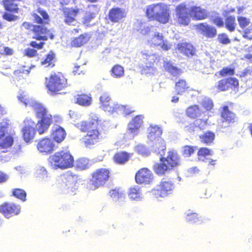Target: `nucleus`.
<instances>
[{
    "instance_id": "nucleus-46",
    "label": "nucleus",
    "mask_w": 252,
    "mask_h": 252,
    "mask_svg": "<svg viewBox=\"0 0 252 252\" xmlns=\"http://www.w3.org/2000/svg\"><path fill=\"white\" fill-rule=\"evenodd\" d=\"M212 155H213L212 151L206 147L200 148L197 153V155L199 159Z\"/></svg>"
},
{
    "instance_id": "nucleus-5",
    "label": "nucleus",
    "mask_w": 252,
    "mask_h": 252,
    "mask_svg": "<svg viewBox=\"0 0 252 252\" xmlns=\"http://www.w3.org/2000/svg\"><path fill=\"white\" fill-rule=\"evenodd\" d=\"M146 15L150 21L166 24L171 18L169 5L162 2L149 5L146 8Z\"/></svg>"
},
{
    "instance_id": "nucleus-61",
    "label": "nucleus",
    "mask_w": 252,
    "mask_h": 252,
    "mask_svg": "<svg viewBox=\"0 0 252 252\" xmlns=\"http://www.w3.org/2000/svg\"><path fill=\"white\" fill-rule=\"evenodd\" d=\"M44 44V43L43 42L37 43L36 41H32L30 43V45L34 48L41 49L42 48Z\"/></svg>"
},
{
    "instance_id": "nucleus-15",
    "label": "nucleus",
    "mask_w": 252,
    "mask_h": 252,
    "mask_svg": "<svg viewBox=\"0 0 252 252\" xmlns=\"http://www.w3.org/2000/svg\"><path fill=\"white\" fill-rule=\"evenodd\" d=\"M58 148V145L49 138H45L40 140L37 144L38 150L42 153L50 154Z\"/></svg>"
},
{
    "instance_id": "nucleus-4",
    "label": "nucleus",
    "mask_w": 252,
    "mask_h": 252,
    "mask_svg": "<svg viewBox=\"0 0 252 252\" xmlns=\"http://www.w3.org/2000/svg\"><path fill=\"white\" fill-rule=\"evenodd\" d=\"M38 12L40 15L36 14L33 15L34 20L37 23L41 25L34 26L28 22L23 23L22 26L26 29H29L34 32L33 38L39 40H46L48 38L53 39L54 35L45 27V25L48 24L49 16L47 12L40 8L38 9Z\"/></svg>"
},
{
    "instance_id": "nucleus-54",
    "label": "nucleus",
    "mask_w": 252,
    "mask_h": 252,
    "mask_svg": "<svg viewBox=\"0 0 252 252\" xmlns=\"http://www.w3.org/2000/svg\"><path fill=\"white\" fill-rule=\"evenodd\" d=\"M202 107L207 111L211 110L213 107V103L210 99H205L202 102Z\"/></svg>"
},
{
    "instance_id": "nucleus-44",
    "label": "nucleus",
    "mask_w": 252,
    "mask_h": 252,
    "mask_svg": "<svg viewBox=\"0 0 252 252\" xmlns=\"http://www.w3.org/2000/svg\"><path fill=\"white\" fill-rule=\"evenodd\" d=\"M237 20L240 27L242 30L245 29V28L249 27L251 24H252V23L251 22V20L249 18L244 16L238 17L237 18Z\"/></svg>"
},
{
    "instance_id": "nucleus-49",
    "label": "nucleus",
    "mask_w": 252,
    "mask_h": 252,
    "mask_svg": "<svg viewBox=\"0 0 252 252\" xmlns=\"http://www.w3.org/2000/svg\"><path fill=\"white\" fill-rule=\"evenodd\" d=\"M243 37L250 40L252 39V24H251L249 27L243 29Z\"/></svg>"
},
{
    "instance_id": "nucleus-27",
    "label": "nucleus",
    "mask_w": 252,
    "mask_h": 252,
    "mask_svg": "<svg viewBox=\"0 0 252 252\" xmlns=\"http://www.w3.org/2000/svg\"><path fill=\"white\" fill-rule=\"evenodd\" d=\"M76 103L81 106H88L92 103V97L90 93L77 94L76 96Z\"/></svg>"
},
{
    "instance_id": "nucleus-20",
    "label": "nucleus",
    "mask_w": 252,
    "mask_h": 252,
    "mask_svg": "<svg viewBox=\"0 0 252 252\" xmlns=\"http://www.w3.org/2000/svg\"><path fill=\"white\" fill-rule=\"evenodd\" d=\"M196 29L201 33L207 38H213L217 34L216 29L207 25L206 23H201L196 25Z\"/></svg>"
},
{
    "instance_id": "nucleus-47",
    "label": "nucleus",
    "mask_w": 252,
    "mask_h": 252,
    "mask_svg": "<svg viewBox=\"0 0 252 252\" xmlns=\"http://www.w3.org/2000/svg\"><path fill=\"white\" fill-rule=\"evenodd\" d=\"M55 57V54L50 52V53L47 56L46 58L41 62V64L45 65L46 67L50 66L53 67L54 66L53 63V59Z\"/></svg>"
},
{
    "instance_id": "nucleus-19",
    "label": "nucleus",
    "mask_w": 252,
    "mask_h": 252,
    "mask_svg": "<svg viewBox=\"0 0 252 252\" xmlns=\"http://www.w3.org/2000/svg\"><path fill=\"white\" fill-rule=\"evenodd\" d=\"M88 10L83 17L82 22L85 25H89L90 22L94 19L100 11V7L95 4L89 5Z\"/></svg>"
},
{
    "instance_id": "nucleus-34",
    "label": "nucleus",
    "mask_w": 252,
    "mask_h": 252,
    "mask_svg": "<svg viewBox=\"0 0 252 252\" xmlns=\"http://www.w3.org/2000/svg\"><path fill=\"white\" fill-rule=\"evenodd\" d=\"M89 160L84 158H78L75 164L76 169L81 171L89 168Z\"/></svg>"
},
{
    "instance_id": "nucleus-41",
    "label": "nucleus",
    "mask_w": 252,
    "mask_h": 252,
    "mask_svg": "<svg viewBox=\"0 0 252 252\" xmlns=\"http://www.w3.org/2000/svg\"><path fill=\"white\" fill-rule=\"evenodd\" d=\"M109 194L112 198L116 200H119L125 197L124 193L119 189L117 188L110 189L109 191Z\"/></svg>"
},
{
    "instance_id": "nucleus-25",
    "label": "nucleus",
    "mask_w": 252,
    "mask_h": 252,
    "mask_svg": "<svg viewBox=\"0 0 252 252\" xmlns=\"http://www.w3.org/2000/svg\"><path fill=\"white\" fill-rule=\"evenodd\" d=\"M175 90L176 94L179 95H182L183 94L193 89L190 88L189 85L185 79H179L175 85Z\"/></svg>"
},
{
    "instance_id": "nucleus-14",
    "label": "nucleus",
    "mask_w": 252,
    "mask_h": 252,
    "mask_svg": "<svg viewBox=\"0 0 252 252\" xmlns=\"http://www.w3.org/2000/svg\"><path fill=\"white\" fill-rule=\"evenodd\" d=\"M20 211V206L13 203H5L0 206V212L7 219L19 215Z\"/></svg>"
},
{
    "instance_id": "nucleus-12",
    "label": "nucleus",
    "mask_w": 252,
    "mask_h": 252,
    "mask_svg": "<svg viewBox=\"0 0 252 252\" xmlns=\"http://www.w3.org/2000/svg\"><path fill=\"white\" fill-rule=\"evenodd\" d=\"M46 86L51 94H60L58 92L63 88L60 77L56 74L51 75L49 78H46Z\"/></svg>"
},
{
    "instance_id": "nucleus-36",
    "label": "nucleus",
    "mask_w": 252,
    "mask_h": 252,
    "mask_svg": "<svg viewBox=\"0 0 252 252\" xmlns=\"http://www.w3.org/2000/svg\"><path fill=\"white\" fill-rule=\"evenodd\" d=\"M162 133V129L160 127L157 126H151L149 128L148 137L151 139H156L159 137Z\"/></svg>"
},
{
    "instance_id": "nucleus-26",
    "label": "nucleus",
    "mask_w": 252,
    "mask_h": 252,
    "mask_svg": "<svg viewBox=\"0 0 252 252\" xmlns=\"http://www.w3.org/2000/svg\"><path fill=\"white\" fill-rule=\"evenodd\" d=\"M79 12V9L66 8L64 9V20L68 24H72L76 20V17Z\"/></svg>"
},
{
    "instance_id": "nucleus-11",
    "label": "nucleus",
    "mask_w": 252,
    "mask_h": 252,
    "mask_svg": "<svg viewBox=\"0 0 252 252\" xmlns=\"http://www.w3.org/2000/svg\"><path fill=\"white\" fill-rule=\"evenodd\" d=\"M238 80L235 77L224 78L220 80L215 86L218 92H225L230 89L237 88Z\"/></svg>"
},
{
    "instance_id": "nucleus-30",
    "label": "nucleus",
    "mask_w": 252,
    "mask_h": 252,
    "mask_svg": "<svg viewBox=\"0 0 252 252\" xmlns=\"http://www.w3.org/2000/svg\"><path fill=\"white\" fill-rule=\"evenodd\" d=\"M215 134L213 132L208 131L199 136L201 142L207 145H211L214 141Z\"/></svg>"
},
{
    "instance_id": "nucleus-31",
    "label": "nucleus",
    "mask_w": 252,
    "mask_h": 252,
    "mask_svg": "<svg viewBox=\"0 0 252 252\" xmlns=\"http://www.w3.org/2000/svg\"><path fill=\"white\" fill-rule=\"evenodd\" d=\"M75 166V159L69 151L64 152V169L71 168Z\"/></svg>"
},
{
    "instance_id": "nucleus-59",
    "label": "nucleus",
    "mask_w": 252,
    "mask_h": 252,
    "mask_svg": "<svg viewBox=\"0 0 252 252\" xmlns=\"http://www.w3.org/2000/svg\"><path fill=\"white\" fill-rule=\"evenodd\" d=\"M0 53L7 55H11L13 54V50L8 47H0Z\"/></svg>"
},
{
    "instance_id": "nucleus-38",
    "label": "nucleus",
    "mask_w": 252,
    "mask_h": 252,
    "mask_svg": "<svg viewBox=\"0 0 252 252\" xmlns=\"http://www.w3.org/2000/svg\"><path fill=\"white\" fill-rule=\"evenodd\" d=\"M13 138L10 135L3 137L0 139V147L1 149L9 148L13 144Z\"/></svg>"
},
{
    "instance_id": "nucleus-32",
    "label": "nucleus",
    "mask_w": 252,
    "mask_h": 252,
    "mask_svg": "<svg viewBox=\"0 0 252 252\" xmlns=\"http://www.w3.org/2000/svg\"><path fill=\"white\" fill-rule=\"evenodd\" d=\"M110 72L113 77L119 78L124 75L125 70L122 66L117 64L112 66Z\"/></svg>"
},
{
    "instance_id": "nucleus-43",
    "label": "nucleus",
    "mask_w": 252,
    "mask_h": 252,
    "mask_svg": "<svg viewBox=\"0 0 252 252\" xmlns=\"http://www.w3.org/2000/svg\"><path fill=\"white\" fill-rule=\"evenodd\" d=\"M37 177L41 181H46L48 178L47 171L45 167L39 166L36 169Z\"/></svg>"
},
{
    "instance_id": "nucleus-22",
    "label": "nucleus",
    "mask_w": 252,
    "mask_h": 252,
    "mask_svg": "<svg viewBox=\"0 0 252 252\" xmlns=\"http://www.w3.org/2000/svg\"><path fill=\"white\" fill-rule=\"evenodd\" d=\"M132 154L126 151L117 152L113 156V160L117 164L124 165L130 158Z\"/></svg>"
},
{
    "instance_id": "nucleus-9",
    "label": "nucleus",
    "mask_w": 252,
    "mask_h": 252,
    "mask_svg": "<svg viewBox=\"0 0 252 252\" xmlns=\"http://www.w3.org/2000/svg\"><path fill=\"white\" fill-rule=\"evenodd\" d=\"M175 188V185L171 180L163 178L154 189V194L157 197H164L172 193Z\"/></svg>"
},
{
    "instance_id": "nucleus-18",
    "label": "nucleus",
    "mask_w": 252,
    "mask_h": 252,
    "mask_svg": "<svg viewBox=\"0 0 252 252\" xmlns=\"http://www.w3.org/2000/svg\"><path fill=\"white\" fill-rule=\"evenodd\" d=\"M176 49L179 52L188 57H191L195 55L196 50L192 44L189 42H182L178 43Z\"/></svg>"
},
{
    "instance_id": "nucleus-17",
    "label": "nucleus",
    "mask_w": 252,
    "mask_h": 252,
    "mask_svg": "<svg viewBox=\"0 0 252 252\" xmlns=\"http://www.w3.org/2000/svg\"><path fill=\"white\" fill-rule=\"evenodd\" d=\"M220 117L222 123L229 125L234 123L237 120L236 114L230 111L227 105H224L221 107Z\"/></svg>"
},
{
    "instance_id": "nucleus-33",
    "label": "nucleus",
    "mask_w": 252,
    "mask_h": 252,
    "mask_svg": "<svg viewBox=\"0 0 252 252\" xmlns=\"http://www.w3.org/2000/svg\"><path fill=\"white\" fill-rule=\"evenodd\" d=\"M164 67L167 71L174 76H177L182 72V70L180 68L173 66L172 64L169 62H167L164 63Z\"/></svg>"
},
{
    "instance_id": "nucleus-24",
    "label": "nucleus",
    "mask_w": 252,
    "mask_h": 252,
    "mask_svg": "<svg viewBox=\"0 0 252 252\" xmlns=\"http://www.w3.org/2000/svg\"><path fill=\"white\" fill-rule=\"evenodd\" d=\"M143 116L138 115L132 118L128 124V130L131 133L136 132L143 123Z\"/></svg>"
},
{
    "instance_id": "nucleus-6",
    "label": "nucleus",
    "mask_w": 252,
    "mask_h": 252,
    "mask_svg": "<svg viewBox=\"0 0 252 252\" xmlns=\"http://www.w3.org/2000/svg\"><path fill=\"white\" fill-rule=\"evenodd\" d=\"M160 161V163H156L153 168L155 173L159 176L164 175L167 171L173 170L181 164L180 157L174 150L168 152L166 157H161Z\"/></svg>"
},
{
    "instance_id": "nucleus-57",
    "label": "nucleus",
    "mask_w": 252,
    "mask_h": 252,
    "mask_svg": "<svg viewBox=\"0 0 252 252\" xmlns=\"http://www.w3.org/2000/svg\"><path fill=\"white\" fill-rule=\"evenodd\" d=\"M37 51L36 50L31 48H27L24 51V55L29 57H33L36 55Z\"/></svg>"
},
{
    "instance_id": "nucleus-60",
    "label": "nucleus",
    "mask_w": 252,
    "mask_h": 252,
    "mask_svg": "<svg viewBox=\"0 0 252 252\" xmlns=\"http://www.w3.org/2000/svg\"><path fill=\"white\" fill-rule=\"evenodd\" d=\"M3 18L8 21H13L18 18V16L12 15L10 13H6L3 15Z\"/></svg>"
},
{
    "instance_id": "nucleus-45",
    "label": "nucleus",
    "mask_w": 252,
    "mask_h": 252,
    "mask_svg": "<svg viewBox=\"0 0 252 252\" xmlns=\"http://www.w3.org/2000/svg\"><path fill=\"white\" fill-rule=\"evenodd\" d=\"M12 194L16 198L25 201L26 197V192L22 189H13Z\"/></svg>"
},
{
    "instance_id": "nucleus-21",
    "label": "nucleus",
    "mask_w": 252,
    "mask_h": 252,
    "mask_svg": "<svg viewBox=\"0 0 252 252\" xmlns=\"http://www.w3.org/2000/svg\"><path fill=\"white\" fill-rule=\"evenodd\" d=\"M51 139L57 145L63 141V127L58 124H54L50 132Z\"/></svg>"
},
{
    "instance_id": "nucleus-39",
    "label": "nucleus",
    "mask_w": 252,
    "mask_h": 252,
    "mask_svg": "<svg viewBox=\"0 0 252 252\" xmlns=\"http://www.w3.org/2000/svg\"><path fill=\"white\" fill-rule=\"evenodd\" d=\"M128 197L132 200H140L141 198V191L139 188L134 187L130 188L128 193Z\"/></svg>"
},
{
    "instance_id": "nucleus-64",
    "label": "nucleus",
    "mask_w": 252,
    "mask_h": 252,
    "mask_svg": "<svg viewBox=\"0 0 252 252\" xmlns=\"http://www.w3.org/2000/svg\"><path fill=\"white\" fill-rule=\"evenodd\" d=\"M243 59H247L251 61H252V53L249 52V54L245 55L244 56V58H243Z\"/></svg>"
},
{
    "instance_id": "nucleus-40",
    "label": "nucleus",
    "mask_w": 252,
    "mask_h": 252,
    "mask_svg": "<svg viewBox=\"0 0 252 252\" xmlns=\"http://www.w3.org/2000/svg\"><path fill=\"white\" fill-rule=\"evenodd\" d=\"M87 71V66L86 63H76L73 70L74 75H80L85 74Z\"/></svg>"
},
{
    "instance_id": "nucleus-13",
    "label": "nucleus",
    "mask_w": 252,
    "mask_h": 252,
    "mask_svg": "<svg viewBox=\"0 0 252 252\" xmlns=\"http://www.w3.org/2000/svg\"><path fill=\"white\" fill-rule=\"evenodd\" d=\"M152 172L147 167H143L138 170L135 175V180L138 184H148L152 181Z\"/></svg>"
},
{
    "instance_id": "nucleus-23",
    "label": "nucleus",
    "mask_w": 252,
    "mask_h": 252,
    "mask_svg": "<svg viewBox=\"0 0 252 252\" xmlns=\"http://www.w3.org/2000/svg\"><path fill=\"white\" fill-rule=\"evenodd\" d=\"M49 161L53 169H63V152L56 153L49 158Z\"/></svg>"
},
{
    "instance_id": "nucleus-37",
    "label": "nucleus",
    "mask_w": 252,
    "mask_h": 252,
    "mask_svg": "<svg viewBox=\"0 0 252 252\" xmlns=\"http://www.w3.org/2000/svg\"><path fill=\"white\" fill-rule=\"evenodd\" d=\"M235 21V18L234 16H227L225 19V26L230 32H232L235 30L236 26Z\"/></svg>"
},
{
    "instance_id": "nucleus-35",
    "label": "nucleus",
    "mask_w": 252,
    "mask_h": 252,
    "mask_svg": "<svg viewBox=\"0 0 252 252\" xmlns=\"http://www.w3.org/2000/svg\"><path fill=\"white\" fill-rule=\"evenodd\" d=\"M164 37L162 34L159 32H156L154 35L149 40V42L152 46H159L163 42Z\"/></svg>"
},
{
    "instance_id": "nucleus-29",
    "label": "nucleus",
    "mask_w": 252,
    "mask_h": 252,
    "mask_svg": "<svg viewBox=\"0 0 252 252\" xmlns=\"http://www.w3.org/2000/svg\"><path fill=\"white\" fill-rule=\"evenodd\" d=\"M89 38L87 34H82L78 36L73 38L71 42L70 45L73 47H79L87 42Z\"/></svg>"
},
{
    "instance_id": "nucleus-56",
    "label": "nucleus",
    "mask_w": 252,
    "mask_h": 252,
    "mask_svg": "<svg viewBox=\"0 0 252 252\" xmlns=\"http://www.w3.org/2000/svg\"><path fill=\"white\" fill-rule=\"evenodd\" d=\"M212 22L218 27H222L224 25L223 19L220 16L215 17Z\"/></svg>"
},
{
    "instance_id": "nucleus-2",
    "label": "nucleus",
    "mask_w": 252,
    "mask_h": 252,
    "mask_svg": "<svg viewBox=\"0 0 252 252\" xmlns=\"http://www.w3.org/2000/svg\"><path fill=\"white\" fill-rule=\"evenodd\" d=\"M175 12V25L180 27L188 26L191 22V19L200 21L209 17V12L206 9L197 5L189 7L185 2L177 5Z\"/></svg>"
},
{
    "instance_id": "nucleus-16",
    "label": "nucleus",
    "mask_w": 252,
    "mask_h": 252,
    "mask_svg": "<svg viewBox=\"0 0 252 252\" xmlns=\"http://www.w3.org/2000/svg\"><path fill=\"white\" fill-rule=\"evenodd\" d=\"M126 16V12L124 8L118 7L110 9L108 14V19L113 23H120Z\"/></svg>"
},
{
    "instance_id": "nucleus-28",
    "label": "nucleus",
    "mask_w": 252,
    "mask_h": 252,
    "mask_svg": "<svg viewBox=\"0 0 252 252\" xmlns=\"http://www.w3.org/2000/svg\"><path fill=\"white\" fill-rule=\"evenodd\" d=\"M202 113L198 105H192L188 107L186 110V114L189 118L193 119H196Z\"/></svg>"
},
{
    "instance_id": "nucleus-3",
    "label": "nucleus",
    "mask_w": 252,
    "mask_h": 252,
    "mask_svg": "<svg viewBox=\"0 0 252 252\" xmlns=\"http://www.w3.org/2000/svg\"><path fill=\"white\" fill-rule=\"evenodd\" d=\"M81 131L87 132L82 140L86 147H89L98 143L101 139V131L106 126L103 121L96 114H91L89 120L83 121L78 126Z\"/></svg>"
},
{
    "instance_id": "nucleus-10",
    "label": "nucleus",
    "mask_w": 252,
    "mask_h": 252,
    "mask_svg": "<svg viewBox=\"0 0 252 252\" xmlns=\"http://www.w3.org/2000/svg\"><path fill=\"white\" fill-rule=\"evenodd\" d=\"M35 127H36V125L31 119L26 118L24 121L21 131L26 142H29L34 138L36 133Z\"/></svg>"
},
{
    "instance_id": "nucleus-50",
    "label": "nucleus",
    "mask_w": 252,
    "mask_h": 252,
    "mask_svg": "<svg viewBox=\"0 0 252 252\" xmlns=\"http://www.w3.org/2000/svg\"><path fill=\"white\" fill-rule=\"evenodd\" d=\"M234 69L228 67H223L220 71L219 74L221 77H224L227 75H233L234 74Z\"/></svg>"
},
{
    "instance_id": "nucleus-1",
    "label": "nucleus",
    "mask_w": 252,
    "mask_h": 252,
    "mask_svg": "<svg viewBox=\"0 0 252 252\" xmlns=\"http://www.w3.org/2000/svg\"><path fill=\"white\" fill-rule=\"evenodd\" d=\"M17 98L25 106L32 107L35 112L36 117L40 119L36 124V130L40 134L44 133L53 122L55 123L54 124L62 122L61 117L54 116L52 118L51 115L47 113L45 107L33 99L29 98L25 92H22L17 96Z\"/></svg>"
},
{
    "instance_id": "nucleus-52",
    "label": "nucleus",
    "mask_w": 252,
    "mask_h": 252,
    "mask_svg": "<svg viewBox=\"0 0 252 252\" xmlns=\"http://www.w3.org/2000/svg\"><path fill=\"white\" fill-rule=\"evenodd\" d=\"M136 152L142 156H147L149 154V151L143 145H137L136 147Z\"/></svg>"
},
{
    "instance_id": "nucleus-53",
    "label": "nucleus",
    "mask_w": 252,
    "mask_h": 252,
    "mask_svg": "<svg viewBox=\"0 0 252 252\" xmlns=\"http://www.w3.org/2000/svg\"><path fill=\"white\" fill-rule=\"evenodd\" d=\"M198 215L195 213L188 214L186 220L189 222H196L198 220Z\"/></svg>"
},
{
    "instance_id": "nucleus-51",
    "label": "nucleus",
    "mask_w": 252,
    "mask_h": 252,
    "mask_svg": "<svg viewBox=\"0 0 252 252\" xmlns=\"http://www.w3.org/2000/svg\"><path fill=\"white\" fill-rule=\"evenodd\" d=\"M218 41L222 44H227L230 42V39L225 33L219 34L218 36Z\"/></svg>"
},
{
    "instance_id": "nucleus-8",
    "label": "nucleus",
    "mask_w": 252,
    "mask_h": 252,
    "mask_svg": "<svg viewBox=\"0 0 252 252\" xmlns=\"http://www.w3.org/2000/svg\"><path fill=\"white\" fill-rule=\"evenodd\" d=\"M99 103L100 108L109 113H113L119 111H122L126 115H129L134 112V110H130L126 109L125 106L120 105L114 102L107 93L102 94L99 97Z\"/></svg>"
},
{
    "instance_id": "nucleus-63",
    "label": "nucleus",
    "mask_w": 252,
    "mask_h": 252,
    "mask_svg": "<svg viewBox=\"0 0 252 252\" xmlns=\"http://www.w3.org/2000/svg\"><path fill=\"white\" fill-rule=\"evenodd\" d=\"M161 49L165 51H167L170 48V46L166 41L163 40V42L160 45Z\"/></svg>"
},
{
    "instance_id": "nucleus-48",
    "label": "nucleus",
    "mask_w": 252,
    "mask_h": 252,
    "mask_svg": "<svg viewBox=\"0 0 252 252\" xmlns=\"http://www.w3.org/2000/svg\"><path fill=\"white\" fill-rule=\"evenodd\" d=\"M9 124L7 121H2L0 122V139L4 137L7 132Z\"/></svg>"
},
{
    "instance_id": "nucleus-42",
    "label": "nucleus",
    "mask_w": 252,
    "mask_h": 252,
    "mask_svg": "<svg viewBox=\"0 0 252 252\" xmlns=\"http://www.w3.org/2000/svg\"><path fill=\"white\" fill-rule=\"evenodd\" d=\"M196 149V146L190 145H185L182 147V154L185 157H190Z\"/></svg>"
},
{
    "instance_id": "nucleus-7",
    "label": "nucleus",
    "mask_w": 252,
    "mask_h": 252,
    "mask_svg": "<svg viewBox=\"0 0 252 252\" xmlns=\"http://www.w3.org/2000/svg\"><path fill=\"white\" fill-rule=\"evenodd\" d=\"M111 178V170L109 168L100 167L94 170L90 174L87 184L90 190H95L105 186Z\"/></svg>"
},
{
    "instance_id": "nucleus-62",
    "label": "nucleus",
    "mask_w": 252,
    "mask_h": 252,
    "mask_svg": "<svg viewBox=\"0 0 252 252\" xmlns=\"http://www.w3.org/2000/svg\"><path fill=\"white\" fill-rule=\"evenodd\" d=\"M31 68V67L28 68L27 69H24V68L20 69L19 70L15 71L14 72V74L15 75H17L19 73H26L28 74L30 73Z\"/></svg>"
},
{
    "instance_id": "nucleus-58",
    "label": "nucleus",
    "mask_w": 252,
    "mask_h": 252,
    "mask_svg": "<svg viewBox=\"0 0 252 252\" xmlns=\"http://www.w3.org/2000/svg\"><path fill=\"white\" fill-rule=\"evenodd\" d=\"M197 127L195 122H193L185 126V130L187 132L192 133L194 132L195 129Z\"/></svg>"
},
{
    "instance_id": "nucleus-55",
    "label": "nucleus",
    "mask_w": 252,
    "mask_h": 252,
    "mask_svg": "<svg viewBox=\"0 0 252 252\" xmlns=\"http://www.w3.org/2000/svg\"><path fill=\"white\" fill-rule=\"evenodd\" d=\"M195 122L197 125V127L200 129H203L207 125V120L203 119H197Z\"/></svg>"
}]
</instances>
